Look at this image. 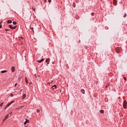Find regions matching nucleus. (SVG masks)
Returning <instances> with one entry per match:
<instances>
[{
    "instance_id": "nucleus-1",
    "label": "nucleus",
    "mask_w": 127,
    "mask_h": 127,
    "mask_svg": "<svg viewBox=\"0 0 127 127\" xmlns=\"http://www.w3.org/2000/svg\"><path fill=\"white\" fill-rule=\"evenodd\" d=\"M127 101L124 100L123 102V108H124V109H127Z\"/></svg>"
},
{
    "instance_id": "nucleus-2",
    "label": "nucleus",
    "mask_w": 127,
    "mask_h": 127,
    "mask_svg": "<svg viewBox=\"0 0 127 127\" xmlns=\"http://www.w3.org/2000/svg\"><path fill=\"white\" fill-rule=\"evenodd\" d=\"M13 103H14V101H11V102L9 103L4 108V109H6L7 108H8L9 107V106H10V105H11V104H13Z\"/></svg>"
},
{
    "instance_id": "nucleus-3",
    "label": "nucleus",
    "mask_w": 127,
    "mask_h": 127,
    "mask_svg": "<svg viewBox=\"0 0 127 127\" xmlns=\"http://www.w3.org/2000/svg\"><path fill=\"white\" fill-rule=\"evenodd\" d=\"M9 27L11 29H15V28H16V26H12L11 25H9Z\"/></svg>"
},
{
    "instance_id": "nucleus-4",
    "label": "nucleus",
    "mask_w": 127,
    "mask_h": 127,
    "mask_svg": "<svg viewBox=\"0 0 127 127\" xmlns=\"http://www.w3.org/2000/svg\"><path fill=\"white\" fill-rule=\"evenodd\" d=\"M44 61V59H42L39 61H37L38 63H41L42 62H43Z\"/></svg>"
},
{
    "instance_id": "nucleus-5",
    "label": "nucleus",
    "mask_w": 127,
    "mask_h": 127,
    "mask_svg": "<svg viewBox=\"0 0 127 127\" xmlns=\"http://www.w3.org/2000/svg\"><path fill=\"white\" fill-rule=\"evenodd\" d=\"M26 121H25L24 122V125H26V124H28V123H29V120L28 119H25Z\"/></svg>"
},
{
    "instance_id": "nucleus-6",
    "label": "nucleus",
    "mask_w": 127,
    "mask_h": 127,
    "mask_svg": "<svg viewBox=\"0 0 127 127\" xmlns=\"http://www.w3.org/2000/svg\"><path fill=\"white\" fill-rule=\"evenodd\" d=\"M11 70L12 72H14V71H15L14 66H12L11 68Z\"/></svg>"
},
{
    "instance_id": "nucleus-7",
    "label": "nucleus",
    "mask_w": 127,
    "mask_h": 127,
    "mask_svg": "<svg viewBox=\"0 0 127 127\" xmlns=\"http://www.w3.org/2000/svg\"><path fill=\"white\" fill-rule=\"evenodd\" d=\"M7 118H8V114L3 120V122H4V121H5L6 120H7Z\"/></svg>"
},
{
    "instance_id": "nucleus-8",
    "label": "nucleus",
    "mask_w": 127,
    "mask_h": 127,
    "mask_svg": "<svg viewBox=\"0 0 127 127\" xmlns=\"http://www.w3.org/2000/svg\"><path fill=\"white\" fill-rule=\"evenodd\" d=\"M113 3L114 5H117V0H114Z\"/></svg>"
},
{
    "instance_id": "nucleus-9",
    "label": "nucleus",
    "mask_w": 127,
    "mask_h": 127,
    "mask_svg": "<svg viewBox=\"0 0 127 127\" xmlns=\"http://www.w3.org/2000/svg\"><path fill=\"white\" fill-rule=\"evenodd\" d=\"M52 88L53 90H54V89H56V88H57V86H56V85H54L52 87Z\"/></svg>"
},
{
    "instance_id": "nucleus-10",
    "label": "nucleus",
    "mask_w": 127,
    "mask_h": 127,
    "mask_svg": "<svg viewBox=\"0 0 127 127\" xmlns=\"http://www.w3.org/2000/svg\"><path fill=\"white\" fill-rule=\"evenodd\" d=\"M25 98H26V95L23 94L22 96V100H23V99H25Z\"/></svg>"
},
{
    "instance_id": "nucleus-11",
    "label": "nucleus",
    "mask_w": 127,
    "mask_h": 127,
    "mask_svg": "<svg viewBox=\"0 0 127 127\" xmlns=\"http://www.w3.org/2000/svg\"><path fill=\"white\" fill-rule=\"evenodd\" d=\"M49 61H50V60L48 59L46 60V62H47L48 64H49Z\"/></svg>"
},
{
    "instance_id": "nucleus-12",
    "label": "nucleus",
    "mask_w": 127,
    "mask_h": 127,
    "mask_svg": "<svg viewBox=\"0 0 127 127\" xmlns=\"http://www.w3.org/2000/svg\"><path fill=\"white\" fill-rule=\"evenodd\" d=\"M81 93H82V94H85V90L82 89L81 90Z\"/></svg>"
},
{
    "instance_id": "nucleus-13",
    "label": "nucleus",
    "mask_w": 127,
    "mask_h": 127,
    "mask_svg": "<svg viewBox=\"0 0 127 127\" xmlns=\"http://www.w3.org/2000/svg\"><path fill=\"white\" fill-rule=\"evenodd\" d=\"M25 82L26 84H28V80H27V77H25Z\"/></svg>"
},
{
    "instance_id": "nucleus-14",
    "label": "nucleus",
    "mask_w": 127,
    "mask_h": 127,
    "mask_svg": "<svg viewBox=\"0 0 127 127\" xmlns=\"http://www.w3.org/2000/svg\"><path fill=\"white\" fill-rule=\"evenodd\" d=\"M6 72H7V70H4L1 71V73H6Z\"/></svg>"
},
{
    "instance_id": "nucleus-15",
    "label": "nucleus",
    "mask_w": 127,
    "mask_h": 127,
    "mask_svg": "<svg viewBox=\"0 0 127 127\" xmlns=\"http://www.w3.org/2000/svg\"><path fill=\"white\" fill-rule=\"evenodd\" d=\"M12 21L10 20H9L7 21V23H12Z\"/></svg>"
},
{
    "instance_id": "nucleus-16",
    "label": "nucleus",
    "mask_w": 127,
    "mask_h": 127,
    "mask_svg": "<svg viewBox=\"0 0 127 127\" xmlns=\"http://www.w3.org/2000/svg\"><path fill=\"white\" fill-rule=\"evenodd\" d=\"M104 112H105V111L103 110H100V113H101L102 114H104Z\"/></svg>"
},
{
    "instance_id": "nucleus-17",
    "label": "nucleus",
    "mask_w": 127,
    "mask_h": 127,
    "mask_svg": "<svg viewBox=\"0 0 127 127\" xmlns=\"http://www.w3.org/2000/svg\"><path fill=\"white\" fill-rule=\"evenodd\" d=\"M13 24H14L15 25V24H16V22L13 21Z\"/></svg>"
},
{
    "instance_id": "nucleus-18",
    "label": "nucleus",
    "mask_w": 127,
    "mask_h": 127,
    "mask_svg": "<svg viewBox=\"0 0 127 127\" xmlns=\"http://www.w3.org/2000/svg\"><path fill=\"white\" fill-rule=\"evenodd\" d=\"M40 112V110L39 109H37V113H39Z\"/></svg>"
},
{
    "instance_id": "nucleus-19",
    "label": "nucleus",
    "mask_w": 127,
    "mask_h": 127,
    "mask_svg": "<svg viewBox=\"0 0 127 127\" xmlns=\"http://www.w3.org/2000/svg\"><path fill=\"white\" fill-rule=\"evenodd\" d=\"M2 105H3V103H1L0 104V107H1L2 106Z\"/></svg>"
},
{
    "instance_id": "nucleus-20",
    "label": "nucleus",
    "mask_w": 127,
    "mask_h": 127,
    "mask_svg": "<svg viewBox=\"0 0 127 127\" xmlns=\"http://www.w3.org/2000/svg\"><path fill=\"white\" fill-rule=\"evenodd\" d=\"M124 79L125 81H127V78L126 77H124Z\"/></svg>"
},
{
    "instance_id": "nucleus-21",
    "label": "nucleus",
    "mask_w": 127,
    "mask_h": 127,
    "mask_svg": "<svg viewBox=\"0 0 127 127\" xmlns=\"http://www.w3.org/2000/svg\"><path fill=\"white\" fill-rule=\"evenodd\" d=\"M5 31H9V29H5Z\"/></svg>"
},
{
    "instance_id": "nucleus-22",
    "label": "nucleus",
    "mask_w": 127,
    "mask_h": 127,
    "mask_svg": "<svg viewBox=\"0 0 127 127\" xmlns=\"http://www.w3.org/2000/svg\"><path fill=\"white\" fill-rule=\"evenodd\" d=\"M2 28V25H1V24H0V28Z\"/></svg>"
},
{
    "instance_id": "nucleus-23",
    "label": "nucleus",
    "mask_w": 127,
    "mask_h": 127,
    "mask_svg": "<svg viewBox=\"0 0 127 127\" xmlns=\"http://www.w3.org/2000/svg\"><path fill=\"white\" fill-rule=\"evenodd\" d=\"M15 87H16V86H17V83H16L14 85Z\"/></svg>"
},
{
    "instance_id": "nucleus-24",
    "label": "nucleus",
    "mask_w": 127,
    "mask_h": 127,
    "mask_svg": "<svg viewBox=\"0 0 127 127\" xmlns=\"http://www.w3.org/2000/svg\"><path fill=\"white\" fill-rule=\"evenodd\" d=\"M91 15L93 16L94 15V13H91Z\"/></svg>"
},
{
    "instance_id": "nucleus-25",
    "label": "nucleus",
    "mask_w": 127,
    "mask_h": 127,
    "mask_svg": "<svg viewBox=\"0 0 127 127\" xmlns=\"http://www.w3.org/2000/svg\"><path fill=\"white\" fill-rule=\"evenodd\" d=\"M127 17V14H125V15L124 16V17Z\"/></svg>"
},
{
    "instance_id": "nucleus-26",
    "label": "nucleus",
    "mask_w": 127,
    "mask_h": 127,
    "mask_svg": "<svg viewBox=\"0 0 127 127\" xmlns=\"http://www.w3.org/2000/svg\"><path fill=\"white\" fill-rule=\"evenodd\" d=\"M49 2H51V0H48Z\"/></svg>"
},
{
    "instance_id": "nucleus-27",
    "label": "nucleus",
    "mask_w": 127,
    "mask_h": 127,
    "mask_svg": "<svg viewBox=\"0 0 127 127\" xmlns=\"http://www.w3.org/2000/svg\"><path fill=\"white\" fill-rule=\"evenodd\" d=\"M1 23H2V21L0 22V24H1Z\"/></svg>"
},
{
    "instance_id": "nucleus-28",
    "label": "nucleus",
    "mask_w": 127,
    "mask_h": 127,
    "mask_svg": "<svg viewBox=\"0 0 127 127\" xmlns=\"http://www.w3.org/2000/svg\"><path fill=\"white\" fill-rule=\"evenodd\" d=\"M11 97H13V94H11Z\"/></svg>"
},
{
    "instance_id": "nucleus-29",
    "label": "nucleus",
    "mask_w": 127,
    "mask_h": 127,
    "mask_svg": "<svg viewBox=\"0 0 127 127\" xmlns=\"http://www.w3.org/2000/svg\"><path fill=\"white\" fill-rule=\"evenodd\" d=\"M23 108V106H21L20 109H22Z\"/></svg>"
},
{
    "instance_id": "nucleus-30",
    "label": "nucleus",
    "mask_w": 127,
    "mask_h": 127,
    "mask_svg": "<svg viewBox=\"0 0 127 127\" xmlns=\"http://www.w3.org/2000/svg\"><path fill=\"white\" fill-rule=\"evenodd\" d=\"M46 1H47V0H44V2H46Z\"/></svg>"
},
{
    "instance_id": "nucleus-31",
    "label": "nucleus",
    "mask_w": 127,
    "mask_h": 127,
    "mask_svg": "<svg viewBox=\"0 0 127 127\" xmlns=\"http://www.w3.org/2000/svg\"><path fill=\"white\" fill-rule=\"evenodd\" d=\"M73 7H75V4H73Z\"/></svg>"
},
{
    "instance_id": "nucleus-32",
    "label": "nucleus",
    "mask_w": 127,
    "mask_h": 127,
    "mask_svg": "<svg viewBox=\"0 0 127 127\" xmlns=\"http://www.w3.org/2000/svg\"><path fill=\"white\" fill-rule=\"evenodd\" d=\"M17 110H19V108L17 109Z\"/></svg>"
},
{
    "instance_id": "nucleus-33",
    "label": "nucleus",
    "mask_w": 127,
    "mask_h": 127,
    "mask_svg": "<svg viewBox=\"0 0 127 127\" xmlns=\"http://www.w3.org/2000/svg\"><path fill=\"white\" fill-rule=\"evenodd\" d=\"M20 91H22V89H21Z\"/></svg>"
},
{
    "instance_id": "nucleus-34",
    "label": "nucleus",
    "mask_w": 127,
    "mask_h": 127,
    "mask_svg": "<svg viewBox=\"0 0 127 127\" xmlns=\"http://www.w3.org/2000/svg\"><path fill=\"white\" fill-rule=\"evenodd\" d=\"M54 62H53V64H54Z\"/></svg>"
}]
</instances>
